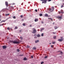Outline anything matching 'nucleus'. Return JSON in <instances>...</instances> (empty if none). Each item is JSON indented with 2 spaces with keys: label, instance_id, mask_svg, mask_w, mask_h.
I'll return each instance as SVG.
<instances>
[{
  "label": "nucleus",
  "instance_id": "1",
  "mask_svg": "<svg viewBox=\"0 0 64 64\" xmlns=\"http://www.w3.org/2000/svg\"><path fill=\"white\" fill-rule=\"evenodd\" d=\"M10 42L12 43H14V44H19V43H20V42H14V41L13 40L11 41Z\"/></svg>",
  "mask_w": 64,
  "mask_h": 64
},
{
  "label": "nucleus",
  "instance_id": "2",
  "mask_svg": "<svg viewBox=\"0 0 64 64\" xmlns=\"http://www.w3.org/2000/svg\"><path fill=\"white\" fill-rule=\"evenodd\" d=\"M54 7L53 6L52 7V9H49V10L51 11V12H52V11H53L54 10Z\"/></svg>",
  "mask_w": 64,
  "mask_h": 64
},
{
  "label": "nucleus",
  "instance_id": "3",
  "mask_svg": "<svg viewBox=\"0 0 64 64\" xmlns=\"http://www.w3.org/2000/svg\"><path fill=\"white\" fill-rule=\"evenodd\" d=\"M32 29H33V32H32V33H34V34H35V33H36V30L34 28H33Z\"/></svg>",
  "mask_w": 64,
  "mask_h": 64
},
{
  "label": "nucleus",
  "instance_id": "4",
  "mask_svg": "<svg viewBox=\"0 0 64 64\" xmlns=\"http://www.w3.org/2000/svg\"><path fill=\"white\" fill-rule=\"evenodd\" d=\"M5 4L6 7H7L8 6V2H5Z\"/></svg>",
  "mask_w": 64,
  "mask_h": 64
},
{
  "label": "nucleus",
  "instance_id": "5",
  "mask_svg": "<svg viewBox=\"0 0 64 64\" xmlns=\"http://www.w3.org/2000/svg\"><path fill=\"white\" fill-rule=\"evenodd\" d=\"M47 2V0H44V2H42V3H44L45 4Z\"/></svg>",
  "mask_w": 64,
  "mask_h": 64
},
{
  "label": "nucleus",
  "instance_id": "6",
  "mask_svg": "<svg viewBox=\"0 0 64 64\" xmlns=\"http://www.w3.org/2000/svg\"><path fill=\"white\" fill-rule=\"evenodd\" d=\"M63 39H59L58 40V41H60V42H61L62 41H63Z\"/></svg>",
  "mask_w": 64,
  "mask_h": 64
},
{
  "label": "nucleus",
  "instance_id": "7",
  "mask_svg": "<svg viewBox=\"0 0 64 64\" xmlns=\"http://www.w3.org/2000/svg\"><path fill=\"white\" fill-rule=\"evenodd\" d=\"M63 7H64V3H63L62 4V6H61V8H63Z\"/></svg>",
  "mask_w": 64,
  "mask_h": 64
},
{
  "label": "nucleus",
  "instance_id": "8",
  "mask_svg": "<svg viewBox=\"0 0 64 64\" xmlns=\"http://www.w3.org/2000/svg\"><path fill=\"white\" fill-rule=\"evenodd\" d=\"M2 48L3 49H5V48H6V46H2Z\"/></svg>",
  "mask_w": 64,
  "mask_h": 64
},
{
  "label": "nucleus",
  "instance_id": "9",
  "mask_svg": "<svg viewBox=\"0 0 64 64\" xmlns=\"http://www.w3.org/2000/svg\"><path fill=\"white\" fill-rule=\"evenodd\" d=\"M38 21V19L36 18L34 20V21L35 22H37Z\"/></svg>",
  "mask_w": 64,
  "mask_h": 64
},
{
  "label": "nucleus",
  "instance_id": "10",
  "mask_svg": "<svg viewBox=\"0 0 64 64\" xmlns=\"http://www.w3.org/2000/svg\"><path fill=\"white\" fill-rule=\"evenodd\" d=\"M45 16H46V17H49V16H48V15L47 14H45Z\"/></svg>",
  "mask_w": 64,
  "mask_h": 64
},
{
  "label": "nucleus",
  "instance_id": "11",
  "mask_svg": "<svg viewBox=\"0 0 64 64\" xmlns=\"http://www.w3.org/2000/svg\"><path fill=\"white\" fill-rule=\"evenodd\" d=\"M59 12V14H60V13H64L63 12H62V11L59 12Z\"/></svg>",
  "mask_w": 64,
  "mask_h": 64
},
{
  "label": "nucleus",
  "instance_id": "12",
  "mask_svg": "<svg viewBox=\"0 0 64 64\" xmlns=\"http://www.w3.org/2000/svg\"><path fill=\"white\" fill-rule=\"evenodd\" d=\"M58 18H60V19H59L60 20H61V19H62V17L61 16H58Z\"/></svg>",
  "mask_w": 64,
  "mask_h": 64
},
{
  "label": "nucleus",
  "instance_id": "13",
  "mask_svg": "<svg viewBox=\"0 0 64 64\" xmlns=\"http://www.w3.org/2000/svg\"><path fill=\"white\" fill-rule=\"evenodd\" d=\"M27 60V58H26L25 57L24 58V60Z\"/></svg>",
  "mask_w": 64,
  "mask_h": 64
},
{
  "label": "nucleus",
  "instance_id": "14",
  "mask_svg": "<svg viewBox=\"0 0 64 64\" xmlns=\"http://www.w3.org/2000/svg\"><path fill=\"white\" fill-rule=\"evenodd\" d=\"M39 42V40H36L35 41V43H38V42Z\"/></svg>",
  "mask_w": 64,
  "mask_h": 64
},
{
  "label": "nucleus",
  "instance_id": "15",
  "mask_svg": "<svg viewBox=\"0 0 64 64\" xmlns=\"http://www.w3.org/2000/svg\"><path fill=\"white\" fill-rule=\"evenodd\" d=\"M44 28H42L40 30V31H42V30H44Z\"/></svg>",
  "mask_w": 64,
  "mask_h": 64
},
{
  "label": "nucleus",
  "instance_id": "16",
  "mask_svg": "<svg viewBox=\"0 0 64 64\" xmlns=\"http://www.w3.org/2000/svg\"><path fill=\"white\" fill-rule=\"evenodd\" d=\"M40 35L39 34H38L37 35V37H40Z\"/></svg>",
  "mask_w": 64,
  "mask_h": 64
},
{
  "label": "nucleus",
  "instance_id": "17",
  "mask_svg": "<svg viewBox=\"0 0 64 64\" xmlns=\"http://www.w3.org/2000/svg\"><path fill=\"white\" fill-rule=\"evenodd\" d=\"M40 16H43V14H40Z\"/></svg>",
  "mask_w": 64,
  "mask_h": 64
},
{
  "label": "nucleus",
  "instance_id": "18",
  "mask_svg": "<svg viewBox=\"0 0 64 64\" xmlns=\"http://www.w3.org/2000/svg\"><path fill=\"white\" fill-rule=\"evenodd\" d=\"M9 15H10V14H6V16H9Z\"/></svg>",
  "mask_w": 64,
  "mask_h": 64
},
{
  "label": "nucleus",
  "instance_id": "19",
  "mask_svg": "<svg viewBox=\"0 0 64 64\" xmlns=\"http://www.w3.org/2000/svg\"><path fill=\"white\" fill-rule=\"evenodd\" d=\"M55 29H57V27L56 26H55L54 27Z\"/></svg>",
  "mask_w": 64,
  "mask_h": 64
},
{
  "label": "nucleus",
  "instance_id": "20",
  "mask_svg": "<svg viewBox=\"0 0 64 64\" xmlns=\"http://www.w3.org/2000/svg\"><path fill=\"white\" fill-rule=\"evenodd\" d=\"M17 51L18 52H19V51H20V50L19 49H17Z\"/></svg>",
  "mask_w": 64,
  "mask_h": 64
},
{
  "label": "nucleus",
  "instance_id": "21",
  "mask_svg": "<svg viewBox=\"0 0 64 64\" xmlns=\"http://www.w3.org/2000/svg\"><path fill=\"white\" fill-rule=\"evenodd\" d=\"M40 63L41 64H43L44 63V62H42Z\"/></svg>",
  "mask_w": 64,
  "mask_h": 64
},
{
  "label": "nucleus",
  "instance_id": "22",
  "mask_svg": "<svg viewBox=\"0 0 64 64\" xmlns=\"http://www.w3.org/2000/svg\"><path fill=\"white\" fill-rule=\"evenodd\" d=\"M33 49H34V50H35L36 49V48H33Z\"/></svg>",
  "mask_w": 64,
  "mask_h": 64
},
{
  "label": "nucleus",
  "instance_id": "23",
  "mask_svg": "<svg viewBox=\"0 0 64 64\" xmlns=\"http://www.w3.org/2000/svg\"><path fill=\"white\" fill-rule=\"evenodd\" d=\"M13 18H14V19H16V17L15 16H14L13 17Z\"/></svg>",
  "mask_w": 64,
  "mask_h": 64
},
{
  "label": "nucleus",
  "instance_id": "24",
  "mask_svg": "<svg viewBox=\"0 0 64 64\" xmlns=\"http://www.w3.org/2000/svg\"><path fill=\"white\" fill-rule=\"evenodd\" d=\"M5 21H6V20H4V21H2L1 22V23H2V22H5Z\"/></svg>",
  "mask_w": 64,
  "mask_h": 64
},
{
  "label": "nucleus",
  "instance_id": "25",
  "mask_svg": "<svg viewBox=\"0 0 64 64\" xmlns=\"http://www.w3.org/2000/svg\"><path fill=\"white\" fill-rule=\"evenodd\" d=\"M48 19H50V20H52V19L51 18H48Z\"/></svg>",
  "mask_w": 64,
  "mask_h": 64
},
{
  "label": "nucleus",
  "instance_id": "26",
  "mask_svg": "<svg viewBox=\"0 0 64 64\" xmlns=\"http://www.w3.org/2000/svg\"><path fill=\"white\" fill-rule=\"evenodd\" d=\"M18 29V28L16 26L15 27V29Z\"/></svg>",
  "mask_w": 64,
  "mask_h": 64
},
{
  "label": "nucleus",
  "instance_id": "27",
  "mask_svg": "<svg viewBox=\"0 0 64 64\" xmlns=\"http://www.w3.org/2000/svg\"><path fill=\"white\" fill-rule=\"evenodd\" d=\"M44 35V34H41L42 36H43Z\"/></svg>",
  "mask_w": 64,
  "mask_h": 64
},
{
  "label": "nucleus",
  "instance_id": "28",
  "mask_svg": "<svg viewBox=\"0 0 64 64\" xmlns=\"http://www.w3.org/2000/svg\"><path fill=\"white\" fill-rule=\"evenodd\" d=\"M20 38L21 39H23V38L22 36H20Z\"/></svg>",
  "mask_w": 64,
  "mask_h": 64
},
{
  "label": "nucleus",
  "instance_id": "29",
  "mask_svg": "<svg viewBox=\"0 0 64 64\" xmlns=\"http://www.w3.org/2000/svg\"><path fill=\"white\" fill-rule=\"evenodd\" d=\"M22 25H23V26H25V24H24V23L23 24H22Z\"/></svg>",
  "mask_w": 64,
  "mask_h": 64
},
{
  "label": "nucleus",
  "instance_id": "30",
  "mask_svg": "<svg viewBox=\"0 0 64 64\" xmlns=\"http://www.w3.org/2000/svg\"><path fill=\"white\" fill-rule=\"evenodd\" d=\"M53 38H54V39H55L56 38V36H54Z\"/></svg>",
  "mask_w": 64,
  "mask_h": 64
},
{
  "label": "nucleus",
  "instance_id": "31",
  "mask_svg": "<svg viewBox=\"0 0 64 64\" xmlns=\"http://www.w3.org/2000/svg\"><path fill=\"white\" fill-rule=\"evenodd\" d=\"M5 10H6V11H7V10H8V9L7 8H6L5 9Z\"/></svg>",
  "mask_w": 64,
  "mask_h": 64
},
{
  "label": "nucleus",
  "instance_id": "32",
  "mask_svg": "<svg viewBox=\"0 0 64 64\" xmlns=\"http://www.w3.org/2000/svg\"><path fill=\"white\" fill-rule=\"evenodd\" d=\"M35 11H36V12H37L38 11V10H37L36 9L35 10Z\"/></svg>",
  "mask_w": 64,
  "mask_h": 64
},
{
  "label": "nucleus",
  "instance_id": "33",
  "mask_svg": "<svg viewBox=\"0 0 64 64\" xmlns=\"http://www.w3.org/2000/svg\"><path fill=\"white\" fill-rule=\"evenodd\" d=\"M7 30H10V28H7Z\"/></svg>",
  "mask_w": 64,
  "mask_h": 64
},
{
  "label": "nucleus",
  "instance_id": "34",
  "mask_svg": "<svg viewBox=\"0 0 64 64\" xmlns=\"http://www.w3.org/2000/svg\"><path fill=\"white\" fill-rule=\"evenodd\" d=\"M31 57V58H33V56H32Z\"/></svg>",
  "mask_w": 64,
  "mask_h": 64
},
{
  "label": "nucleus",
  "instance_id": "35",
  "mask_svg": "<svg viewBox=\"0 0 64 64\" xmlns=\"http://www.w3.org/2000/svg\"><path fill=\"white\" fill-rule=\"evenodd\" d=\"M47 57L48 56H45V58L46 59V58H47Z\"/></svg>",
  "mask_w": 64,
  "mask_h": 64
},
{
  "label": "nucleus",
  "instance_id": "36",
  "mask_svg": "<svg viewBox=\"0 0 64 64\" xmlns=\"http://www.w3.org/2000/svg\"><path fill=\"white\" fill-rule=\"evenodd\" d=\"M20 17L21 18H23V16L21 15L20 16Z\"/></svg>",
  "mask_w": 64,
  "mask_h": 64
},
{
  "label": "nucleus",
  "instance_id": "37",
  "mask_svg": "<svg viewBox=\"0 0 64 64\" xmlns=\"http://www.w3.org/2000/svg\"><path fill=\"white\" fill-rule=\"evenodd\" d=\"M55 42H53L52 44H55Z\"/></svg>",
  "mask_w": 64,
  "mask_h": 64
},
{
  "label": "nucleus",
  "instance_id": "38",
  "mask_svg": "<svg viewBox=\"0 0 64 64\" xmlns=\"http://www.w3.org/2000/svg\"><path fill=\"white\" fill-rule=\"evenodd\" d=\"M27 48H29V46H27Z\"/></svg>",
  "mask_w": 64,
  "mask_h": 64
},
{
  "label": "nucleus",
  "instance_id": "39",
  "mask_svg": "<svg viewBox=\"0 0 64 64\" xmlns=\"http://www.w3.org/2000/svg\"><path fill=\"white\" fill-rule=\"evenodd\" d=\"M60 53L62 54L63 52H61L60 51Z\"/></svg>",
  "mask_w": 64,
  "mask_h": 64
},
{
  "label": "nucleus",
  "instance_id": "40",
  "mask_svg": "<svg viewBox=\"0 0 64 64\" xmlns=\"http://www.w3.org/2000/svg\"><path fill=\"white\" fill-rule=\"evenodd\" d=\"M21 31H22V30H20V32H21Z\"/></svg>",
  "mask_w": 64,
  "mask_h": 64
},
{
  "label": "nucleus",
  "instance_id": "41",
  "mask_svg": "<svg viewBox=\"0 0 64 64\" xmlns=\"http://www.w3.org/2000/svg\"><path fill=\"white\" fill-rule=\"evenodd\" d=\"M52 33H53V34H56V32H52Z\"/></svg>",
  "mask_w": 64,
  "mask_h": 64
},
{
  "label": "nucleus",
  "instance_id": "42",
  "mask_svg": "<svg viewBox=\"0 0 64 64\" xmlns=\"http://www.w3.org/2000/svg\"><path fill=\"white\" fill-rule=\"evenodd\" d=\"M50 46L51 47H52V48H53V45L51 46Z\"/></svg>",
  "mask_w": 64,
  "mask_h": 64
},
{
  "label": "nucleus",
  "instance_id": "43",
  "mask_svg": "<svg viewBox=\"0 0 64 64\" xmlns=\"http://www.w3.org/2000/svg\"><path fill=\"white\" fill-rule=\"evenodd\" d=\"M34 38H35V39H36V38H37V37H36V36H35V37H34Z\"/></svg>",
  "mask_w": 64,
  "mask_h": 64
},
{
  "label": "nucleus",
  "instance_id": "44",
  "mask_svg": "<svg viewBox=\"0 0 64 64\" xmlns=\"http://www.w3.org/2000/svg\"><path fill=\"white\" fill-rule=\"evenodd\" d=\"M20 56H23V55L21 54V55H20Z\"/></svg>",
  "mask_w": 64,
  "mask_h": 64
},
{
  "label": "nucleus",
  "instance_id": "45",
  "mask_svg": "<svg viewBox=\"0 0 64 64\" xmlns=\"http://www.w3.org/2000/svg\"><path fill=\"white\" fill-rule=\"evenodd\" d=\"M60 38H61V39H63V38L62 37H61Z\"/></svg>",
  "mask_w": 64,
  "mask_h": 64
},
{
  "label": "nucleus",
  "instance_id": "46",
  "mask_svg": "<svg viewBox=\"0 0 64 64\" xmlns=\"http://www.w3.org/2000/svg\"><path fill=\"white\" fill-rule=\"evenodd\" d=\"M32 25L31 24H30V27H32Z\"/></svg>",
  "mask_w": 64,
  "mask_h": 64
},
{
  "label": "nucleus",
  "instance_id": "47",
  "mask_svg": "<svg viewBox=\"0 0 64 64\" xmlns=\"http://www.w3.org/2000/svg\"><path fill=\"white\" fill-rule=\"evenodd\" d=\"M51 1V0H48V1Z\"/></svg>",
  "mask_w": 64,
  "mask_h": 64
},
{
  "label": "nucleus",
  "instance_id": "48",
  "mask_svg": "<svg viewBox=\"0 0 64 64\" xmlns=\"http://www.w3.org/2000/svg\"><path fill=\"white\" fill-rule=\"evenodd\" d=\"M54 23H55L54 22V23H53V24L54 25Z\"/></svg>",
  "mask_w": 64,
  "mask_h": 64
},
{
  "label": "nucleus",
  "instance_id": "49",
  "mask_svg": "<svg viewBox=\"0 0 64 64\" xmlns=\"http://www.w3.org/2000/svg\"><path fill=\"white\" fill-rule=\"evenodd\" d=\"M44 0H40V1H44Z\"/></svg>",
  "mask_w": 64,
  "mask_h": 64
},
{
  "label": "nucleus",
  "instance_id": "50",
  "mask_svg": "<svg viewBox=\"0 0 64 64\" xmlns=\"http://www.w3.org/2000/svg\"><path fill=\"white\" fill-rule=\"evenodd\" d=\"M35 35H36V34H35L34 35V36H35Z\"/></svg>",
  "mask_w": 64,
  "mask_h": 64
},
{
  "label": "nucleus",
  "instance_id": "51",
  "mask_svg": "<svg viewBox=\"0 0 64 64\" xmlns=\"http://www.w3.org/2000/svg\"><path fill=\"white\" fill-rule=\"evenodd\" d=\"M38 11H39V9H38Z\"/></svg>",
  "mask_w": 64,
  "mask_h": 64
},
{
  "label": "nucleus",
  "instance_id": "52",
  "mask_svg": "<svg viewBox=\"0 0 64 64\" xmlns=\"http://www.w3.org/2000/svg\"><path fill=\"white\" fill-rule=\"evenodd\" d=\"M51 44V43H50V44Z\"/></svg>",
  "mask_w": 64,
  "mask_h": 64
},
{
  "label": "nucleus",
  "instance_id": "53",
  "mask_svg": "<svg viewBox=\"0 0 64 64\" xmlns=\"http://www.w3.org/2000/svg\"><path fill=\"white\" fill-rule=\"evenodd\" d=\"M22 21H23L24 20H22Z\"/></svg>",
  "mask_w": 64,
  "mask_h": 64
}]
</instances>
